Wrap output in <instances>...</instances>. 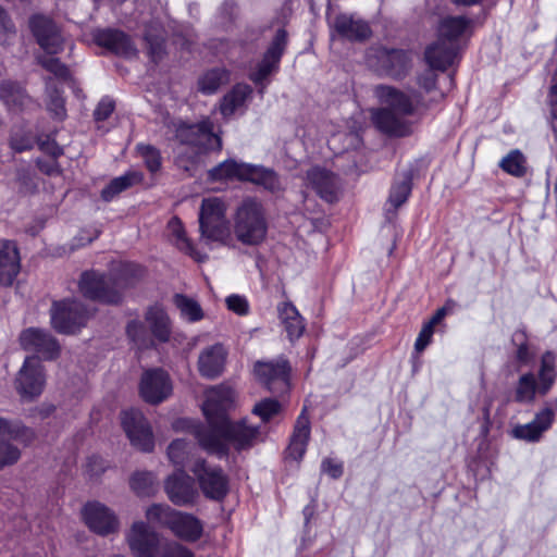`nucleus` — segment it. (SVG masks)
Segmentation results:
<instances>
[{
  "mask_svg": "<svg viewBox=\"0 0 557 557\" xmlns=\"http://www.w3.org/2000/svg\"><path fill=\"white\" fill-rule=\"evenodd\" d=\"M287 44V33L285 29L280 28L267 52L263 55L262 61L259 63L258 69L250 75L251 81L256 84L262 83L271 73L278 69V63L284 49Z\"/></svg>",
  "mask_w": 557,
  "mask_h": 557,
  "instance_id": "obj_20",
  "label": "nucleus"
},
{
  "mask_svg": "<svg viewBox=\"0 0 557 557\" xmlns=\"http://www.w3.org/2000/svg\"><path fill=\"white\" fill-rule=\"evenodd\" d=\"M82 516L89 530L101 536L116 533L120 529L116 515L99 502L87 503L82 509Z\"/></svg>",
  "mask_w": 557,
  "mask_h": 557,
  "instance_id": "obj_13",
  "label": "nucleus"
},
{
  "mask_svg": "<svg viewBox=\"0 0 557 557\" xmlns=\"http://www.w3.org/2000/svg\"><path fill=\"white\" fill-rule=\"evenodd\" d=\"M164 490L176 506L191 505L198 496L193 479L185 471H176L170 475L164 483Z\"/></svg>",
  "mask_w": 557,
  "mask_h": 557,
  "instance_id": "obj_19",
  "label": "nucleus"
},
{
  "mask_svg": "<svg viewBox=\"0 0 557 557\" xmlns=\"http://www.w3.org/2000/svg\"><path fill=\"white\" fill-rule=\"evenodd\" d=\"M20 269V255L16 245L11 240L0 239V283L4 286L12 285Z\"/></svg>",
  "mask_w": 557,
  "mask_h": 557,
  "instance_id": "obj_21",
  "label": "nucleus"
},
{
  "mask_svg": "<svg viewBox=\"0 0 557 557\" xmlns=\"http://www.w3.org/2000/svg\"><path fill=\"white\" fill-rule=\"evenodd\" d=\"M51 323L59 332L73 334L83 327L89 319V311L76 299H65L53 302L51 307Z\"/></svg>",
  "mask_w": 557,
  "mask_h": 557,
  "instance_id": "obj_7",
  "label": "nucleus"
},
{
  "mask_svg": "<svg viewBox=\"0 0 557 557\" xmlns=\"http://www.w3.org/2000/svg\"><path fill=\"white\" fill-rule=\"evenodd\" d=\"M144 178L143 173L138 171H129L125 174L113 178L101 191V198L109 202L113 200L119 194L127 188L139 184Z\"/></svg>",
  "mask_w": 557,
  "mask_h": 557,
  "instance_id": "obj_36",
  "label": "nucleus"
},
{
  "mask_svg": "<svg viewBox=\"0 0 557 557\" xmlns=\"http://www.w3.org/2000/svg\"><path fill=\"white\" fill-rule=\"evenodd\" d=\"M555 355L553 352L547 351L542 357V364L540 370V382H541V393L545 394L553 385L556 372H555Z\"/></svg>",
  "mask_w": 557,
  "mask_h": 557,
  "instance_id": "obj_44",
  "label": "nucleus"
},
{
  "mask_svg": "<svg viewBox=\"0 0 557 557\" xmlns=\"http://www.w3.org/2000/svg\"><path fill=\"white\" fill-rule=\"evenodd\" d=\"M228 82V73L223 69L206 72L198 79V89L202 94H214L223 84Z\"/></svg>",
  "mask_w": 557,
  "mask_h": 557,
  "instance_id": "obj_40",
  "label": "nucleus"
},
{
  "mask_svg": "<svg viewBox=\"0 0 557 557\" xmlns=\"http://www.w3.org/2000/svg\"><path fill=\"white\" fill-rule=\"evenodd\" d=\"M252 89L249 85L237 84L221 100L220 111L224 117L233 115L236 111L244 108Z\"/></svg>",
  "mask_w": 557,
  "mask_h": 557,
  "instance_id": "obj_35",
  "label": "nucleus"
},
{
  "mask_svg": "<svg viewBox=\"0 0 557 557\" xmlns=\"http://www.w3.org/2000/svg\"><path fill=\"white\" fill-rule=\"evenodd\" d=\"M173 304L178 309L181 318L195 323L203 319V311L197 300L183 294L173 296Z\"/></svg>",
  "mask_w": 557,
  "mask_h": 557,
  "instance_id": "obj_39",
  "label": "nucleus"
},
{
  "mask_svg": "<svg viewBox=\"0 0 557 557\" xmlns=\"http://www.w3.org/2000/svg\"><path fill=\"white\" fill-rule=\"evenodd\" d=\"M226 307L238 315H246L249 312V302L245 296L233 294L225 299Z\"/></svg>",
  "mask_w": 557,
  "mask_h": 557,
  "instance_id": "obj_55",
  "label": "nucleus"
},
{
  "mask_svg": "<svg viewBox=\"0 0 557 557\" xmlns=\"http://www.w3.org/2000/svg\"><path fill=\"white\" fill-rule=\"evenodd\" d=\"M39 149L54 159L60 157L63 153V149L57 144L53 138L47 137L46 139H40Z\"/></svg>",
  "mask_w": 557,
  "mask_h": 557,
  "instance_id": "obj_62",
  "label": "nucleus"
},
{
  "mask_svg": "<svg viewBox=\"0 0 557 557\" xmlns=\"http://www.w3.org/2000/svg\"><path fill=\"white\" fill-rule=\"evenodd\" d=\"M366 61L377 73L397 78L407 72L410 58L404 50L372 47L367 52Z\"/></svg>",
  "mask_w": 557,
  "mask_h": 557,
  "instance_id": "obj_8",
  "label": "nucleus"
},
{
  "mask_svg": "<svg viewBox=\"0 0 557 557\" xmlns=\"http://www.w3.org/2000/svg\"><path fill=\"white\" fill-rule=\"evenodd\" d=\"M554 417V410L545 408L536 413L531 422L516 426L512 431L513 436L528 442H536L550 428Z\"/></svg>",
  "mask_w": 557,
  "mask_h": 557,
  "instance_id": "obj_26",
  "label": "nucleus"
},
{
  "mask_svg": "<svg viewBox=\"0 0 557 557\" xmlns=\"http://www.w3.org/2000/svg\"><path fill=\"white\" fill-rule=\"evenodd\" d=\"M127 336L139 348L146 347L149 343L148 332L145 324L138 320L128 322L126 326Z\"/></svg>",
  "mask_w": 557,
  "mask_h": 557,
  "instance_id": "obj_50",
  "label": "nucleus"
},
{
  "mask_svg": "<svg viewBox=\"0 0 557 557\" xmlns=\"http://www.w3.org/2000/svg\"><path fill=\"white\" fill-rule=\"evenodd\" d=\"M29 27L38 45L47 54H57L64 49L65 37L51 18L40 14L33 15Z\"/></svg>",
  "mask_w": 557,
  "mask_h": 557,
  "instance_id": "obj_12",
  "label": "nucleus"
},
{
  "mask_svg": "<svg viewBox=\"0 0 557 557\" xmlns=\"http://www.w3.org/2000/svg\"><path fill=\"white\" fill-rule=\"evenodd\" d=\"M535 394V379L531 373L524 374L520 377L516 399L518 401H531Z\"/></svg>",
  "mask_w": 557,
  "mask_h": 557,
  "instance_id": "obj_49",
  "label": "nucleus"
},
{
  "mask_svg": "<svg viewBox=\"0 0 557 557\" xmlns=\"http://www.w3.org/2000/svg\"><path fill=\"white\" fill-rule=\"evenodd\" d=\"M226 350L221 344L205 348L198 357V371L207 379H215L224 369Z\"/></svg>",
  "mask_w": 557,
  "mask_h": 557,
  "instance_id": "obj_22",
  "label": "nucleus"
},
{
  "mask_svg": "<svg viewBox=\"0 0 557 557\" xmlns=\"http://www.w3.org/2000/svg\"><path fill=\"white\" fill-rule=\"evenodd\" d=\"M134 557H159L164 541L144 521H135L125 535Z\"/></svg>",
  "mask_w": 557,
  "mask_h": 557,
  "instance_id": "obj_10",
  "label": "nucleus"
},
{
  "mask_svg": "<svg viewBox=\"0 0 557 557\" xmlns=\"http://www.w3.org/2000/svg\"><path fill=\"white\" fill-rule=\"evenodd\" d=\"M406 115L386 107L372 112L373 124L383 133L393 136H405L408 133Z\"/></svg>",
  "mask_w": 557,
  "mask_h": 557,
  "instance_id": "obj_25",
  "label": "nucleus"
},
{
  "mask_svg": "<svg viewBox=\"0 0 557 557\" xmlns=\"http://www.w3.org/2000/svg\"><path fill=\"white\" fill-rule=\"evenodd\" d=\"M288 363L283 359L269 362L259 361L255 364V374L257 379L274 394H282L288 389Z\"/></svg>",
  "mask_w": 557,
  "mask_h": 557,
  "instance_id": "obj_16",
  "label": "nucleus"
},
{
  "mask_svg": "<svg viewBox=\"0 0 557 557\" xmlns=\"http://www.w3.org/2000/svg\"><path fill=\"white\" fill-rule=\"evenodd\" d=\"M233 397V391L227 386L220 385L208 389L202 405L208 426H197L194 430L199 446L219 457L227 455L230 445L242 450L261 440L259 426L248 424L245 419L237 422L228 420L226 411L232 406Z\"/></svg>",
  "mask_w": 557,
  "mask_h": 557,
  "instance_id": "obj_1",
  "label": "nucleus"
},
{
  "mask_svg": "<svg viewBox=\"0 0 557 557\" xmlns=\"http://www.w3.org/2000/svg\"><path fill=\"white\" fill-rule=\"evenodd\" d=\"M0 98L10 109H22L30 101L24 88L20 84L10 81L1 83Z\"/></svg>",
  "mask_w": 557,
  "mask_h": 557,
  "instance_id": "obj_37",
  "label": "nucleus"
},
{
  "mask_svg": "<svg viewBox=\"0 0 557 557\" xmlns=\"http://www.w3.org/2000/svg\"><path fill=\"white\" fill-rule=\"evenodd\" d=\"M333 26L341 37L348 40H364L371 35V29L367 22L348 14L337 15Z\"/></svg>",
  "mask_w": 557,
  "mask_h": 557,
  "instance_id": "obj_30",
  "label": "nucleus"
},
{
  "mask_svg": "<svg viewBox=\"0 0 557 557\" xmlns=\"http://www.w3.org/2000/svg\"><path fill=\"white\" fill-rule=\"evenodd\" d=\"M524 164L523 154L519 150H512L502 159L499 166L508 174L519 177L525 173Z\"/></svg>",
  "mask_w": 557,
  "mask_h": 557,
  "instance_id": "obj_46",
  "label": "nucleus"
},
{
  "mask_svg": "<svg viewBox=\"0 0 557 557\" xmlns=\"http://www.w3.org/2000/svg\"><path fill=\"white\" fill-rule=\"evenodd\" d=\"M169 230L171 232V235L174 237V244L176 245V247L180 250L185 251L186 253L197 258L194 253L195 251L191 246V243L186 237L182 222L177 218H172L170 220Z\"/></svg>",
  "mask_w": 557,
  "mask_h": 557,
  "instance_id": "obj_47",
  "label": "nucleus"
},
{
  "mask_svg": "<svg viewBox=\"0 0 557 557\" xmlns=\"http://www.w3.org/2000/svg\"><path fill=\"white\" fill-rule=\"evenodd\" d=\"M374 95L381 104L403 115H410L414 111L410 97L392 86L379 85L374 88Z\"/></svg>",
  "mask_w": 557,
  "mask_h": 557,
  "instance_id": "obj_24",
  "label": "nucleus"
},
{
  "mask_svg": "<svg viewBox=\"0 0 557 557\" xmlns=\"http://www.w3.org/2000/svg\"><path fill=\"white\" fill-rule=\"evenodd\" d=\"M136 150L139 153V156L143 158L147 169L151 173L159 171V169L161 166V154H160V151L156 147H153L151 145L138 144L136 146Z\"/></svg>",
  "mask_w": 557,
  "mask_h": 557,
  "instance_id": "obj_48",
  "label": "nucleus"
},
{
  "mask_svg": "<svg viewBox=\"0 0 557 557\" xmlns=\"http://www.w3.org/2000/svg\"><path fill=\"white\" fill-rule=\"evenodd\" d=\"M310 437V421L308 416L302 411L297 418L294 432L287 448L288 457L294 460H301Z\"/></svg>",
  "mask_w": 557,
  "mask_h": 557,
  "instance_id": "obj_31",
  "label": "nucleus"
},
{
  "mask_svg": "<svg viewBox=\"0 0 557 557\" xmlns=\"http://www.w3.org/2000/svg\"><path fill=\"white\" fill-rule=\"evenodd\" d=\"M247 163L237 162L233 159L225 160L209 171V176L213 181L238 180L243 181Z\"/></svg>",
  "mask_w": 557,
  "mask_h": 557,
  "instance_id": "obj_38",
  "label": "nucleus"
},
{
  "mask_svg": "<svg viewBox=\"0 0 557 557\" xmlns=\"http://www.w3.org/2000/svg\"><path fill=\"white\" fill-rule=\"evenodd\" d=\"M306 185L326 202L332 203L338 200L341 190L338 177L324 168L309 169L306 173Z\"/></svg>",
  "mask_w": 557,
  "mask_h": 557,
  "instance_id": "obj_17",
  "label": "nucleus"
},
{
  "mask_svg": "<svg viewBox=\"0 0 557 557\" xmlns=\"http://www.w3.org/2000/svg\"><path fill=\"white\" fill-rule=\"evenodd\" d=\"M20 429L8 420L0 418V469L20 459V450L11 444L18 437Z\"/></svg>",
  "mask_w": 557,
  "mask_h": 557,
  "instance_id": "obj_29",
  "label": "nucleus"
},
{
  "mask_svg": "<svg viewBox=\"0 0 557 557\" xmlns=\"http://www.w3.org/2000/svg\"><path fill=\"white\" fill-rule=\"evenodd\" d=\"M190 471L196 476L203 495L213 500L223 499L228 492V480L220 467H211L206 460L197 458Z\"/></svg>",
  "mask_w": 557,
  "mask_h": 557,
  "instance_id": "obj_9",
  "label": "nucleus"
},
{
  "mask_svg": "<svg viewBox=\"0 0 557 557\" xmlns=\"http://www.w3.org/2000/svg\"><path fill=\"white\" fill-rule=\"evenodd\" d=\"M410 191L411 186L408 180H403L401 182L394 184L386 203V211H396L401 205H404L407 201Z\"/></svg>",
  "mask_w": 557,
  "mask_h": 557,
  "instance_id": "obj_45",
  "label": "nucleus"
},
{
  "mask_svg": "<svg viewBox=\"0 0 557 557\" xmlns=\"http://www.w3.org/2000/svg\"><path fill=\"white\" fill-rule=\"evenodd\" d=\"M322 470L331 478L337 479L343 474V465L333 459H325L322 462Z\"/></svg>",
  "mask_w": 557,
  "mask_h": 557,
  "instance_id": "obj_64",
  "label": "nucleus"
},
{
  "mask_svg": "<svg viewBox=\"0 0 557 557\" xmlns=\"http://www.w3.org/2000/svg\"><path fill=\"white\" fill-rule=\"evenodd\" d=\"M471 20L466 16H445L437 25V39L425 50V60L432 67L445 71L459 51L460 40L470 35Z\"/></svg>",
  "mask_w": 557,
  "mask_h": 557,
  "instance_id": "obj_2",
  "label": "nucleus"
},
{
  "mask_svg": "<svg viewBox=\"0 0 557 557\" xmlns=\"http://www.w3.org/2000/svg\"><path fill=\"white\" fill-rule=\"evenodd\" d=\"M121 423L132 445L144 453L154 448V437L148 420L137 409L124 410L121 413Z\"/></svg>",
  "mask_w": 557,
  "mask_h": 557,
  "instance_id": "obj_11",
  "label": "nucleus"
},
{
  "mask_svg": "<svg viewBox=\"0 0 557 557\" xmlns=\"http://www.w3.org/2000/svg\"><path fill=\"white\" fill-rule=\"evenodd\" d=\"M21 346L28 351L37 352L45 359H53L59 354L57 341L45 330L29 327L20 335Z\"/></svg>",
  "mask_w": 557,
  "mask_h": 557,
  "instance_id": "obj_18",
  "label": "nucleus"
},
{
  "mask_svg": "<svg viewBox=\"0 0 557 557\" xmlns=\"http://www.w3.org/2000/svg\"><path fill=\"white\" fill-rule=\"evenodd\" d=\"M115 103L110 97H103L94 111V117L97 122L106 121L114 111Z\"/></svg>",
  "mask_w": 557,
  "mask_h": 557,
  "instance_id": "obj_57",
  "label": "nucleus"
},
{
  "mask_svg": "<svg viewBox=\"0 0 557 557\" xmlns=\"http://www.w3.org/2000/svg\"><path fill=\"white\" fill-rule=\"evenodd\" d=\"M38 63L48 72L52 73L54 76L66 79L69 77L67 67L60 62L59 59L49 55H39L37 57Z\"/></svg>",
  "mask_w": 557,
  "mask_h": 557,
  "instance_id": "obj_52",
  "label": "nucleus"
},
{
  "mask_svg": "<svg viewBox=\"0 0 557 557\" xmlns=\"http://www.w3.org/2000/svg\"><path fill=\"white\" fill-rule=\"evenodd\" d=\"M234 235L248 246L261 244L268 233L265 210L260 201L247 198L238 206L234 215Z\"/></svg>",
  "mask_w": 557,
  "mask_h": 557,
  "instance_id": "obj_3",
  "label": "nucleus"
},
{
  "mask_svg": "<svg viewBox=\"0 0 557 557\" xmlns=\"http://www.w3.org/2000/svg\"><path fill=\"white\" fill-rule=\"evenodd\" d=\"M145 39L150 45V52L154 58H159L162 52L163 37L159 34H153L151 30L145 33Z\"/></svg>",
  "mask_w": 557,
  "mask_h": 557,
  "instance_id": "obj_61",
  "label": "nucleus"
},
{
  "mask_svg": "<svg viewBox=\"0 0 557 557\" xmlns=\"http://www.w3.org/2000/svg\"><path fill=\"white\" fill-rule=\"evenodd\" d=\"M195 445L184 438H177L170 443L168 457L177 471H184L186 467L193 466Z\"/></svg>",
  "mask_w": 557,
  "mask_h": 557,
  "instance_id": "obj_34",
  "label": "nucleus"
},
{
  "mask_svg": "<svg viewBox=\"0 0 557 557\" xmlns=\"http://www.w3.org/2000/svg\"><path fill=\"white\" fill-rule=\"evenodd\" d=\"M176 510L165 504H153L146 509L148 523L170 529Z\"/></svg>",
  "mask_w": 557,
  "mask_h": 557,
  "instance_id": "obj_42",
  "label": "nucleus"
},
{
  "mask_svg": "<svg viewBox=\"0 0 557 557\" xmlns=\"http://www.w3.org/2000/svg\"><path fill=\"white\" fill-rule=\"evenodd\" d=\"M46 383L42 364L38 357L24 360L16 377V388L23 397L33 398L41 394Z\"/></svg>",
  "mask_w": 557,
  "mask_h": 557,
  "instance_id": "obj_14",
  "label": "nucleus"
},
{
  "mask_svg": "<svg viewBox=\"0 0 557 557\" xmlns=\"http://www.w3.org/2000/svg\"><path fill=\"white\" fill-rule=\"evenodd\" d=\"M277 311L289 341L298 339L302 335L306 324L297 308L292 302L285 301L278 305Z\"/></svg>",
  "mask_w": 557,
  "mask_h": 557,
  "instance_id": "obj_33",
  "label": "nucleus"
},
{
  "mask_svg": "<svg viewBox=\"0 0 557 557\" xmlns=\"http://www.w3.org/2000/svg\"><path fill=\"white\" fill-rule=\"evenodd\" d=\"M548 102L550 106V125L555 136L557 137V85L550 86Z\"/></svg>",
  "mask_w": 557,
  "mask_h": 557,
  "instance_id": "obj_60",
  "label": "nucleus"
},
{
  "mask_svg": "<svg viewBox=\"0 0 557 557\" xmlns=\"http://www.w3.org/2000/svg\"><path fill=\"white\" fill-rule=\"evenodd\" d=\"M159 557H194L193 553L174 541H164Z\"/></svg>",
  "mask_w": 557,
  "mask_h": 557,
  "instance_id": "obj_53",
  "label": "nucleus"
},
{
  "mask_svg": "<svg viewBox=\"0 0 557 557\" xmlns=\"http://www.w3.org/2000/svg\"><path fill=\"white\" fill-rule=\"evenodd\" d=\"M15 27L5 11L0 7V45H8L15 36Z\"/></svg>",
  "mask_w": 557,
  "mask_h": 557,
  "instance_id": "obj_54",
  "label": "nucleus"
},
{
  "mask_svg": "<svg viewBox=\"0 0 557 557\" xmlns=\"http://www.w3.org/2000/svg\"><path fill=\"white\" fill-rule=\"evenodd\" d=\"M425 70L419 77L418 84L421 88H423L426 92L433 91L436 86V74L434 73L435 67Z\"/></svg>",
  "mask_w": 557,
  "mask_h": 557,
  "instance_id": "obj_59",
  "label": "nucleus"
},
{
  "mask_svg": "<svg viewBox=\"0 0 557 557\" xmlns=\"http://www.w3.org/2000/svg\"><path fill=\"white\" fill-rule=\"evenodd\" d=\"M225 211V203L218 197H209L202 200L199 212V227L201 237L207 243L226 245L232 239Z\"/></svg>",
  "mask_w": 557,
  "mask_h": 557,
  "instance_id": "obj_5",
  "label": "nucleus"
},
{
  "mask_svg": "<svg viewBox=\"0 0 557 557\" xmlns=\"http://www.w3.org/2000/svg\"><path fill=\"white\" fill-rule=\"evenodd\" d=\"M281 410V404L272 398H267L255 405L252 412L260 417L263 422L269 421Z\"/></svg>",
  "mask_w": 557,
  "mask_h": 557,
  "instance_id": "obj_51",
  "label": "nucleus"
},
{
  "mask_svg": "<svg viewBox=\"0 0 557 557\" xmlns=\"http://www.w3.org/2000/svg\"><path fill=\"white\" fill-rule=\"evenodd\" d=\"M145 321L156 339L161 343H165L170 339L172 322L162 305L154 304L149 306L145 312Z\"/></svg>",
  "mask_w": 557,
  "mask_h": 557,
  "instance_id": "obj_27",
  "label": "nucleus"
},
{
  "mask_svg": "<svg viewBox=\"0 0 557 557\" xmlns=\"http://www.w3.org/2000/svg\"><path fill=\"white\" fill-rule=\"evenodd\" d=\"M125 283L96 272H85L79 281L81 293L89 299L104 304H117Z\"/></svg>",
  "mask_w": 557,
  "mask_h": 557,
  "instance_id": "obj_6",
  "label": "nucleus"
},
{
  "mask_svg": "<svg viewBox=\"0 0 557 557\" xmlns=\"http://www.w3.org/2000/svg\"><path fill=\"white\" fill-rule=\"evenodd\" d=\"M11 148L16 152L28 150L33 147L32 138L25 135H13L10 140Z\"/></svg>",
  "mask_w": 557,
  "mask_h": 557,
  "instance_id": "obj_63",
  "label": "nucleus"
},
{
  "mask_svg": "<svg viewBox=\"0 0 557 557\" xmlns=\"http://www.w3.org/2000/svg\"><path fill=\"white\" fill-rule=\"evenodd\" d=\"M131 488L138 496H150L156 492L157 478L152 472H135L129 480Z\"/></svg>",
  "mask_w": 557,
  "mask_h": 557,
  "instance_id": "obj_41",
  "label": "nucleus"
},
{
  "mask_svg": "<svg viewBox=\"0 0 557 557\" xmlns=\"http://www.w3.org/2000/svg\"><path fill=\"white\" fill-rule=\"evenodd\" d=\"M47 101L46 106L49 112H51L57 119L63 120L66 116V110L64 106V98L62 92L51 83L47 81Z\"/></svg>",
  "mask_w": 557,
  "mask_h": 557,
  "instance_id": "obj_43",
  "label": "nucleus"
},
{
  "mask_svg": "<svg viewBox=\"0 0 557 557\" xmlns=\"http://www.w3.org/2000/svg\"><path fill=\"white\" fill-rule=\"evenodd\" d=\"M433 334L434 327L428 322L423 324L414 343V349L417 352H422L426 348V346L431 343Z\"/></svg>",
  "mask_w": 557,
  "mask_h": 557,
  "instance_id": "obj_58",
  "label": "nucleus"
},
{
  "mask_svg": "<svg viewBox=\"0 0 557 557\" xmlns=\"http://www.w3.org/2000/svg\"><path fill=\"white\" fill-rule=\"evenodd\" d=\"M170 530L183 541L196 542L202 535L203 525L194 515L176 510Z\"/></svg>",
  "mask_w": 557,
  "mask_h": 557,
  "instance_id": "obj_28",
  "label": "nucleus"
},
{
  "mask_svg": "<svg viewBox=\"0 0 557 557\" xmlns=\"http://www.w3.org/2000/svg\"><path fill=\"white\" fill-rule=\"evenodd\" d=\"M512 342L518 346L517 359L521 362L530 360L529 347L527 344V335L524 331H516L512 335Z\"/></svg>",
  "mask_w": 557,
  "mask_h": 557,
  "instance_id": "obj_56",
  "label": "nucleus"
},
{
  "mask_svg": "<svg viewBox=\"0 0 557 557\" xmlns=\"http://www.w3.org/2000/svg\"><path fill=\"white\" fill-rule=\"evenodd\" d=\"M139 392L143 399L151 405L164 401L172 393L169 374L161 369H150L143 373Z\"/></svg>",
  "mask_w": 557,
  "mask_h": 557,
  "instance_id": "obj_15",
  "label": "nucleus"
},
{
  "mask_svg": "<svg viewBox=\"0 0 557 557\" xmlns=\"http://www.w3.org/2000/svg\"><path fill=\"white\" fill-rule=\"evenodd\" d=\"M99 46L106 47L115 54L122 57H133L136 54V48L131 38L123 32L115 29H100L94 35Z\"/></svg>",
  "mask_w": 557,
  "mask_h": 557,
  "instance_id": "obj_23",
  "label": "nucleus"
},
{
  "mask_svg": "<svg viewBox=\"0 0 557 557\" xmlns=\"http://www.w3.org/2000/svg\"><path fill=\"white\" fill-rule=\"evenodd\" d=\"M175 137L181 147L177 151V161L183 164L184 148L190 149L188 159L194 163L202 150L221 149V138L213 132V124L209 119L202 120L197 124L180 123L175 131Z\"/></svg>",
  "mask_w": 557,
  "mask_h": 557,
  "instance_id": "obj_4",
  "label": "nucleus"
},
{
  "mask_svg": "<svg viewBox=\"0 0 557 557\" xmlns=\"http://www.w3.org/2000/svg\"><path fill=\"white\" fill-rule=\"evenodd\" d=\"M244 182L262 186L271 193L283 190V183L278 175L271 169L247 163Z\"/></svg>",
  "mask_w": 557,
  "mask_h": 557,
  "instance_id": "obj_32",
  "label": "nucleus"
}]
</instances>
